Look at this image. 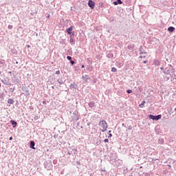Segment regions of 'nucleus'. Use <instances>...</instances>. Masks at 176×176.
I'll use <instances>...</instances> for the list:
<instances>
[{
    "mask_svg": "<svg viewBox=\"0 0 176 176\" xmlns=\"http://www.w3.org/2000/svg\"><path fill=\"white\" fill-rule=\"evenodd\" d=\"M99 126L102 128L101 131L102 133H105L107 131V129H108V124H107V121L101 120L99 122Z\"/></svg>",
    "mask_w": 176,
    "mask_h": 176,
    "instance_id": "f257e3e1",
    "label": "nucleus"
},
{
    "mask_svg": "<svg viewBox=\"0 0 176 176\" xmlns=\"http://www.w3.org/2000/svg\"><path fill=\"white\" fill-rule=\"evenodd\" d=\"M175 69L173 68V65H170V67H166L165 70L164 71V74L165 75H170L171 72H174Z\"/></svg>",
    "mask_w": 176,
    "mask_h": 176,
    "instance_id": "f03ea898",
    "label": "nucleus"
},
{
    "mask_svg": "<svg viewBox=\"0 0 176 176\" xmlns=\"http://www.w3.org/2000/svg\"><path fill=\"white\" fill-rule=\"evenodd\" d=\"M148 118L152 120H159L160 119H162V115L159 114L157 116H153L152 114H150L148 115Z\"/></svg>",
    "mask_w": 176,
    "mask_h": 176,
    "instance_id": "7ed1b4c3",
    "label": "nucleus"
},
{
    "mask_svg": "<svg viewBox=\"0 0 176 176\" xmlns=\"http://www.w3.org/2000/svg\"><path fill=\"white\" fill-rule=\"evenodd\" d=\"M78 111H74L73 113V116H72V120H79V116H78Z\"/></svg>",
    "mask_w": 176,
    "mask_h": 176,
    "instance_id": "20e7f679",
    "label": "nucleus"
},
{
    "mask_svg": "<svg viewBox=\"0 0 176 176\" xmlns=\"http://www.w3.org/2000/svg\"><path fill=\"white\" fill-rule=\"evenodd\" d=\"M28 87H30L23 86L21 87L22 91L25 93V96H30V89H28Z\"/></svg>",
    "mask_w": 176,
    "mask_h": 176,
    "instance_id": "39448f33",
    "label": "nucleus"
},
{
    "mask_svg": "<svg viewBox=\"0 0 176 176\" xmlns=\"http://www.w3.org/2000/svg\"><path fill=\"white\" fill-rule=\"evenodd\" d=\"M88 6H89V8H91V9H94L96 6V3L92 0H89L88 3Z\"/></svg>",
    "mask_w": 176,
    "mask_h": 176,
    "instance_id": "423d86ee",
    "label": "nucleus"
},
{
    "mask_svg": "<svg viewBox=\"0 0 176 176\" xmlns=\"http://www.w3.org/2000/svg\"><path fill=\"white\" fill-rule=\"evenodd\" d=\"M72 30H74V28L72 26H70L69 28L66 30L69 35H71V34H72Z\"/></svg>",
    "mask_w": 176,
    "mask_h": 176,
    "instance_id": "0eeeda50",
    "label": "nucleus"
},
{
    "mask_svg": "<svg viewBox=\"0 0 176 176\" xmlns=\"http://www.w3.org/2000/svg\"><path fill=\"white\" fill-rule=\"evenodd\" d=\"M30 149H35V142L30 141Z\"/></svg>",
    "mask_w": 176,
    "mask_h": 176,
    "instance_id": "6e6552de",
    "label": "nucleus"
},
{
    "mask_svg": "<svg viewBox=\"0 0 176 176\" xmlns=\"http://www.w3.org/2000/svg\"><path fill=\"white\" fill-rule=\"evenodd\" d=\"M10 123H11L14 128L16 127V126H17V122H16L14 120H11L10 121Z\"/></svg>",
    "mask_w": 176,
    "mask_h": 176,
    "instance_id": "1a4fd4ad",
    "label": "nucleus"
},
{
    "mask_svg": "<svg viewBox=\"0 0 176 176\" xmlns=\"http://www.w3.org/2000/svg\"><path fill=\"white\" fill-rule=\"evenodd\" d=\"M140 54H146V52H144V48L141 45L139 49Z\"/></svg>",
    "mask_w": 176,
    "mask_h": 176,
    "instance_id": "9d476101",
    "label": "nucleus"
},
{
    "mask_svg": "<svg viewBox=\"0 0 176 176\" xmlns=\"http://www.w3.org/2000/svg\"><path fill=\"white\" fill-rule=\"evenodd\" d=\"M122 3H123L122 0H117L116 1H113V5H115V6H116V5H122Z\"/></svg>",
    "mask_w": 176,
    "mask_h": 176,
    "instance_id": "9b49d317",
    "label": "nucleus"
},
{
    "mask_svg": "<svg viewBox=\"0 0 176 176\" xmlns=\"http://www.w3.org/2000/svg\"><path fill=\"white\" fill-rule=\"evenodd\" d=\"M89 108H94V107H96V103L94 102H90L88 104Z\"/></svg>",
    "mask_w": 176,
    "mask_h": 176,
    "instance_id": "f8f14e48",
    "label": "nucleus"
},
{
    "mask_svg": "<svg viewBox=\"0 0 176 176\" xmlns=\"http://www.w3.org/2000/svg\"><path fill=\"white\" fill-rule=\"evenodd\" d=\"M175 30V28L173 27V26H170L168 28V31L169 32H174V31Z\"/></svg>",
    "mask_w": 176,
    "mask_h": 176,
    "instance_id": "ddd939ff",
    "label": "nucleus"
},
{
    "mask_svg": "<svg viewBox=\"0 0 176 176\" xmlns=\"http://www.w3.org/2000/svg\"><path fill=\"white\" fill-rule=\"evenodd\" d=\"M82 78L83 79V80L85 82H87V80H89V76H87V75L82 76Z\"/></svg>",
    "mask_w": 176,
    "mask_h": 176,
    "instance_id": "4468645a",
    "label": "nucleus"
},
{
    "mask_svg": "<svg viewBox=\"0 0 176 176\" xmlns=\"http://www.w3.org/2000/svg\"><path fill=\"white\" fill-rule=\"evenodd\" d=\"M70 43L71 45H75V40L72 38V35L70 36Z\"/></svg>",
    "mask_w": 176,
    "mask_h": 176,
    "instance_id": "2eb2a0df",
    "label": "nucleus"
},
{
    "mask_svg": "<svg viewBox=\"0 0 176 176\" xmlns=\"http://www.w3.org/2000/svg\"><path fill=\"white\" fill-rule=\"evenodd\" d=\"M8 104H14V100L12 98L8 99Z\"/></svg>",
    "mask_w": 176,
    "mask_h": 176,
    "instance_id": "dca6fc26",
    "label": "nucleus"
},
{
    "mask_svg": "<svg viewBox=\"0 0 176 176\" xmlns=\"http://www.w3.org/2000/svg\"><path fill=\"white\" fill-rule=\"evenodd\" d=\"M57 82L58 83H59V85H63L64 83V82H63V80L61 79H58Z\"/></svg>",
    "mask_w": 176,
    "mask_h": 176,
    "instance_id": "f3484780",
    "label": "nucleus"
},
{
    "mask_svg": "<svg viewBox=\"0 0 176 176\" xmlns=\"http://www.w3.org/2000/svg\"><path fill=\"white\" fill-rule=\"evenodd\" d=\"M145 101H143L140 105H139V107H140V108H143L144 107V104H145Z\"/></svg>",
    "mask_w": 176,
    "mask_h": 176,
    "instance_id": "a211bd4d",
    "label": "nucleus"
},
{
    "mask_svg": "<svg viewBox=\"0 0 176 176\" xmlns=\"http://www.w3.org/2000/svg\"><path fill=\"white\" fill-rule=\"evenodd\" d=\"M155 65H160V61H159V60H155Z\"/></svg>",
    "mask_w": 176,
    "mask_h": 176,
    "instance_id": "6ab92c4d",
    "label": "nucleus"
},
{
    "mask_svg": "<svg viewBox=\"0 0 176 176\" xmlns=\"http://www.w3.org/2000/svg\"><path fill=\"white\" fill-rule=\"evenodd\" d=\"M116 71H118V69L116 67L111 68V72H116Z\"/></svg>",
    "mask_w": 176,
    "mask_h": 176,
    "instance_id": "aec40b11",
    "label": "nucleus"
},
{
    "mask_svg": "<svg viewBox=\"0 0 176 176\" xmlns=\"http://www.w3.org/2000/svg\"><path fill=\"white\" fill-rule=\"evenodd\" d=\"M126 93H127L128 94H131V93H133V90H131V89H128V90L126 91Z\"/></svg>",
    "mask_w": 176,
    "mask_h": 176,
    "instance_id": "412c9836",
    "label": "nucleus"
},
{
    "mask_svg": "<svg viewBox=\"0 0 176 176\" xmlns=\"http://www.w3.org/2000/svg\"><path fill=\"white\" fill-rule=\"evenodd\" d=\"M67 58L69 60V61H71L72 60V57H71L70 56H67Z\"/></svg>",
    "mask_w": 176,
    "mask_h": 176,
    "instance_id": "4be33fe9",
    "label": "nucleus"
},
{
    "mask_svg": "<svg viewBox=\"0 0 176 176\" xmlns=\"http://www.w3.org/2000/svg\"><path fill=\"white\" fill-rule=\"evenodd\" d=\"M75 88V84H72L70 85V89H74Z\"/></svg>",
    "mask_w": 176,
    "mask_h": 176,
    "instance_id": "5701e85b",
    "label": "nucleus"
},
{
    "mask_svg": "<svg viewBox=\"0 0 176 176\" xmlns=\"http://www.w3.org/2000/svg\"><path fill=\"white\" fill-rule=\"evenodd\" d=\"M12 28H13V25H8V30H12Z\"/></svg>",
    "mask_w": 176,
    "mask_h": 176,
    "instance_id": "b1692460",
    "label": "nucleus"
},
{
    "mask_svg": "<svg viewBox=\"0 0 176 176\" xmlns=\"http://www.w3.org/2000/svg\"><path fill=\"white\" fill-rule=\"evenodd\" d=\"M70 64L72 65H74V64H75V61H74L72 59L70 60Z\"/></svg>",
    "mask_w": 176,
    "mask_h": 176,
    "instance_id": "393cba45",
    "label": "nucleus"
},
{
    "mask_svg": "<svg viewBox=\"0 0 176 176\" xmlns=\"http://www.w3.org/2000/svg\"><path fill=\"white\" fill-rule=\"evenodd\" d=\"M76 148H72V152H74V155L76 154Z\"/></svg>",
    "mask_w": 176,
    "mask_h": 176,
    "instance_id": "a878e982",
    "label": "nucleus"
},
{
    "mask_svg": "<svg viewBox=\"0 0 176 176\" xmlns=\"http://www.w3.org/2000/svg\"><path fill=\"white\" fill-rule=\"evenodd\" d=\"M10 91L13 93V91H14V88H10Z\"/></svg>",
    "mask_w": 176,
    "mask_h": 176,
    "instance_id": "bb28decb",
    "label": "nucleus"
},
{
    "mask_svg": "<svg viewBox=\"0 0 176 176\" xmlns=\"http://www.w3.org/2000/svg\"><path fill=\"white\" fill-rule=\"evenodd\" d=\"M141 56H140V58H145V56L140 54Z\"/></svg>",
    "mask_w": 176,
    "mask_h": 176,
    "instance_id": "cd10ccee",
    "label": "nucleus"
},
{
    "mask_svg": "<svg viewBox=\"0 0 176 176\" xmlns=\"http://www.w3.org/2000/svg\"><path fill=\"white\" fill-rule=\"evenodd\" d=\"M56 75H60V70H58L55 73Z\"/></svg>",
    "mask_w": 176,
    "mask_h": 176,
    "instance_id": "c85d7f7f",
    "label": "nucleus"
},
{
    "mask_svg": "<svg viewBox=\"0 0 176 176\" xmlns=\"http://www.w3.org/2000/svg\"><path fill=\"white\" fill-rule=\"evenodd\" d=\"M111 137H112V134H111V133H109V136H108V138H111Z\"/></svg>",
    "mask_w": 176,
    "mask_h": 176,
    "instance_id": "c756f323",
    "label": "nucleus"
},
{
    "mask_svg": "<svg viewBox=\"0 0 176 176\" xmlns=\"http://www.w3.org/2000/svg\"><path fill=\"white\" fill-rule=\"evenodd\" d=\"M132 129H133V127L131 126H129L128 128V129H129V130H132Z\"/></svg>",
    "mask_w": 176,
    "mask_h": 176,
    "instance_id": "7c9ffc66",
    "label": "nucleus"
},
{
    "mask_svg": "<svg viewBox=\"0 0 176 176\" xmlns=\"http://www.w3.org/2000/svg\"><path fill=\"white\" fill-rule=\"evenodd\" d=\"M108 141H109V140H108V139H104V142H108Z\"/></svg>",
    "mask_w": 176,
    "mask_h": 176,
    "instance_id": "2f4dec72",
    "label": "nucleus"
},
{
    "mask_svg": "<svg viewBox=\"0 0 176 176\" xmlns=\"http://www.w3.org/2000/svg\"><path fill=\"white\" fill-rule=\"evenodd\" d=\"M69 149H71L72 151V149H75V148H74V146H70V147H69Z\"/></svg>",
    "mask_w": 176,
    "mask_h": 176,
    "instance_id": "473e14b6",
    "label": "nucleus"
},
{
    "mask_svg": "<svg viewBox=\"0 0 176 176\" xmlns=\"http://www.w3.org/2000/svg\"><path fill=\"white\" fill-rule=\"evenodd\" d=\"M13 140V137H10V141H12Z\"/></svg>",
    "mask_w": 176,
    "mask_h": 176,
    "instance_id": "72a5a7b5",
    "label": "nucleus"
},
{
    "mask_svg": "<svg viewBox=\"0 0 176 176\" xmlns=\"http://www.w3.org/2000/svg\"><path fill=\"white\" fill-rule=\"evenodd\" d=\"M160 69L163 71L164 69V67H160Z\"/></svg>",
    "mask_w": 176,
    "mask_h": 176,
    "instance_id": "f704fd0d",
    "label": "nucleus"
},
{
    "mask_svg": "<svg viewBox=\"0 0 176 176\" xmlns=\"http://www.w3.org/2000/svg\"><path fill=\"white\" fill-rule=\"evenodd\" d=\"M43 104H44L45 105H46V102H45V101H43Z\"/></svg>",
    "mask_w": 176,
    "mask_h": 176,
    "instance_id": "c9c22d12",
    "label": "nucleus"
},
{
    "mask_svg": "<svg viewBox=\"0 0 176 176\" xmlns=\"http://www.w3.org/2000/svg\"><path fill=\"white\" fill-rule=\"evenodd\" d=\"M143 63H144V64H146L147 61L144 60Z\"/></svg>",
    "mask_w": 176,
    "mask_h": 176,
    "instance_id": "e433bc0d",
    "label": "nucleus"
},
{
    "mask_svg": "<svg viewBox=\"0 0 176 176\" xmlns=\"http://www.w3.org/2000/svg\"><path fill=\"white\" fill-rule=\"evenodd\" d=\"M81 67H82V68H85V65H82L81 66Z\"/></svg>",
    "mask_w": 176,
    "mask_h": 176,
    "instance_id": "4c0bfd02",
    "label": "nucleus"
},
{
    "mask_svg": "<svg viewBox=\"0 0 176 176\" xmlns=\"http://www.w3.org/2000/svg\"><path fill=\"white\" fill-rule=\"evenodd\" d=\"M67 153L68 155H71V151H69Z\"/></svg>",
    "mask_w": 176,
    "mask_h": 176,
    "instance_id": "58836bf2",
    "label": "nucleus"
},
{
    "mask_svg": "<svg viewBox=\"0 0 176 176\" xmlns=\"http://www.w3.org/2000/svg\"><path fill=\"white\" fill-rule=\"evenodd\" d=\"M51 88L53 89H54V86H52Z\"/></svg>",
    "mask_w": 176,
    "mask_h": 176,
    "instance_id": "ea45409f",
    "label": "nucleus"
},
{
    "mask_svg": "<svg viewBox=\"0 0 176 176\" xmlns=\"http://www.w3.org/2000/svg\"><path fill=\"white\" fill-rule=\"evenodd\" d=\"M28 47H30V45H28Z\"/></svg>",
    "mask_w": 176,
    "mask_h": 176,
    "instance_id": "a19ab883",
    "label": "nucleus"
},
{
    "mask_svg": "<svg viewBox=\"0 0 176 176\" xmlns=\"http://www.w3.org/2000/svg\"><path fill=\"white\" fill-rule=\"evenodd\" d=\"M122 126H124V124H122Z\"/></svg>",
    "mask_w": 176,
    "mask_h": 176,
    "instance_id": "79ce46f5",
    "label": "nucleus"
},
{
    "mask_svg": "<svg viewBox=\"0 0 176 176\" xmlns=\"http://www.w3.org/2000/svg\"><path fill=\"white\" fill-rule=\"evenodd\" d=\"M175 111H176V107H175Z\"/></svg>",
    "mask_w": 176,
    "mask_h": 176,
    "instance_id": "37998d69",
    "label": "nucleus"
},
{
    "mask_svg": "<svg viewBox=\"0 0 176 176\" xmlns=\"http://www.w3.org/2000/svg\"><path fill=\"white\" fill-rule=\"evenodd\" d=\"M109 133H111V131H109Z\"/></svg>",
    "mask_w": 176,
    "mask_h": 176,
    "instance_id": "c03bdc74",
    "label": "nucleus"
}]
</instances>
